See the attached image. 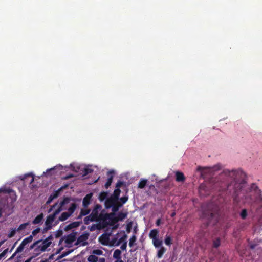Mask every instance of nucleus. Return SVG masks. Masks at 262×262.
<instances>
[{"instance_id":"18","label":"nucleus","mask_w":262,"mask_h":262,"mask_svg":"<svg viewBox=\"0 0 262 262\" xmlns=\"http://www.w3.org/2000/svg\"><path fill=\"white\" fill-rule=\"evenodd\" d=\"M43 218V213L38 215L32 221L33 224H37L41 222Z\"/></svg>"},{"instance_id":"5","label":"nucleus","mask_w":262,"mask_h":262,"mask_svg":"<svg viewBox=\"0 0 262 262\" xmlns=\"http://www.w3.org/2000/svg\"><path fill=\"white\" fill-rule=\"evenodd\" d=\"M121 190L119 188H116L114 190L113 193L108 198H107L104 203L106 209H110L112 207L114 203H117L119 199Z\"/></svg>"},{"instance_id":"52","label":"nucleus","mask_w":262,"mask_h":262,"mask_svg":"<svg viewBox=\"0 0 262 262\" xmlns=\"http://www.w3.org/2000/svg\"><path fill=\"white\" fill-rule=\"evenodd\" d=\"M17 253H16V251L12 255V256L9 258L8 260H12L13 259L15 256H16V254Z\"/></svg>"},{"instance_id":"59","label":"nucleus","mask_w":262,"mask_h":262,"mask_svg":"<svg viewBox=\"0 0 262 262\" xmlns=\"http://www.w3.org/2000/svg\"><path fill=\"white\" fill-rule=\"evenodd\" d=\"M49 230L50 229H47V226H46V227L44 228V229L43 230V233H44Z\"/></svg>"},{"instance_id":"21","label":"nucleus","mask_w":262,"mask_h":262,"mask_svg":"<svg viewBox=\"0 0 262 262\" xmlns=\"http://www.w3.org/2000/svg\"><path fill=\"white\" fill-rule=\"evenodd\" d=\"M166 251V249L164 247L161 246L160 249L157 251V257L158 258H161L165 253Z\"/></svg>"},{"instance_id":"30","label":"nucleus","mask_w":262,"mask_h":262,"mask_svg":"<svg viewBox=\"0 0 262 262\" xmlns=\"http://www.w3.org/2000/svg\"><path fill=\"white\" fill-rule=\"evenodd\" d=\"M172 239L170 235L167 234L165 236V238L164 239V243L167 246H170L172 244Z\"/></svg>"},{"instance_id":"31","label":"nucleus","mask_w":262,"mask_h":262,"mask_svg":"<svg viewBox=\"0 0 262 262\" xmlns=\"http://www.w3.org/2000/svg\"><path fill=\"white\" fill-rule=\"evenodd\" d=\"M98 258L95 255H90L88 257V261L89 262H97L98 261Z\"/></svg>"},{"instance_id":"55","label":"nucleus","mask_w":262,"mask_h":262,"mask_svg":"<svg viewBox=\"0 0 262 262\" xmlns=\"http://www.w3.org/2000/svg\"><path fill=\"white\" fill-rule=\"evenodd\" d=\"M53 239V236L52 235H50L48 237H47L45 240H47V242H50V240H51Z\"/></svg>"},{"instance_id":"54","label":"nucleus","mask_w":262,"mask_h":262,"mask_svg":"<svg viewBox=\"0 0 262 262\" xmlns=\"http://www.w3.org/2000/svg\"><path fill=\"white\" fill-rule=\"evenodd\" d=\"M161 224V219H158L156 221V224L157 226H159Z\"/></svg>"},{"instance_id":"48","label":"nucleus","mask_w":262,"mask_h":262,"mask_svg":"<svg viewBox=\"0 0 262 262\" xmlns=\"http://www.w3.org/2000/svg\"><path fill=\"white\" fill-rule=\"evenodd\" d=\"M8 251V249L7 248L6 249H5L1 254H0V255L2 256V257L3 258V257H4L6 254L7 253Z\"/></svg>"},{"instance_id":"11","label":"nucleus","mask_w":262,"mask_h":262,"mask_svg":"<svg viewBox=\"0 0 262 262\" xmlns=\"http://www.w3.org/2000/svg\"><path fill=\"white\" fill-rule=\"evenodd\" d=\"M114 173L113 171H110L107 172V176L109 177L106 183L105 184V187L106 189H108V187L111 186L113 179V175Z\"/></svg>"},{"instance_id":"3","label":"nucleus","mask_w":262,"mask_h":262,"mask_svg":"<svg viewBox=\"0 0 262 262\" xmlns=\"http://www.w3.org/2000/svg\"><path fill=\"white\" fill-rule=\"evenodd\" d=\"M71 201L70 198H64L63 200L59 203V207L54 212L53 214H51L47 216L45 221V225L47 226V229H51L52 228V224L56 219V216L62 210H66L67 208L64 207L66 204L70 203Z\"/></svg>"},{"instance_id":"27","label":"nucleus","mask_w":262,"mask_h":262,"mask_svg":"<svg viewBox=\"0 0 262 262\" xmlns=\"http://www.w3.org/2000/svg\"><path fill=\"white\" fill-rule=\"evenodd\" d=\"M121 251L119 249H116L114 252L113 257L115 259H121Z\"/></svg>"},{"instance_id":"45","label":"nucleus","mask_w":262,"mask_h":262,"mask_svg":"<svg viewBox=\"0 0 262 262\" xmlns=\"http://www.w3.org/2000/svg\"><path fill=\"white\" fill-rule=\"evenodd\" d=\"M132 222H130L129 223H128L127 226H126V231L127 233H129L130 232V230H131V228H132Z\"/></svg>"},{"instance_id":"23","label":"nucleus","mask_w":262,"mask_h":262,"mask_svg":"<svg viewBox=\"0 0 262 262\" xmlns=\"http://www.w3.org/2000/svg\"><path fill=\"white\" fill-rule=\"evenodd\" d=\"M96 220H97L94 219L91 214H90L89 216L84 218L83 221L85 224L88 225L90 222H96Z\"/></svg>"},{"instance_id":"51","label":"nucleus","mask_w":262,"mask_h":262,"mask_svg":"<svg viewBox=\"0 0 262 262\" xmlns=\"http://www.w3.org/2000/svg\"><path fill=\"white\" fill-rule=\"evenodd\" d=\"M57 204H58V203H55L53 205H52V206L50 207V208L49 209V211H48V212H51V211L53 210V209H54V208L56 207V206L57 205Z\"/></svg>"},{"instance_id":"4","label":"nucleus","mask_w":262,"mask_h":262,"mask_svg":"<svg viewBox=\"0 0 262 262\" xmlns=\"http://www.w3.org/2000/svg\"><path fill=\"white\" fill-rule=\"evenodd\" d=\"M202 214L201 217L206 219L210 223L213 218H217L218 216L217 210L216 209L213 210V205L211 203L208 204L205 207L202 206Z\"/></svg>"},{"instance_id":"26","label":"nucleus","mask_w":262,"mask_h":262,"mask_svg":"<svg viewBox=\"0 0 262 262\" xmlns=\"http://www.w3.org/2000/svg\"><path fill=\"white\" fill-rule=\"evenodd\" d=\"M51 242H47V240L44 239L42 242V244L41 245L42 250L45 251L46 249L51 245Z\"/></svg>"},{"instance_id":"12","label":"nucleus","mask_w":262,"mask_h":262,"mask_svg":"<svg viewBox=\"0 0 262 262\" xmlns=\"http://www.w3.org/2000/svg\"><path fill=\"white\" fill-rule=\"evenodd\" d=\"M80 223L79 222H73L67 225L64 230L66 231H68L73 228H76L80 225Z\"/></svg>"},{"instance_id":"41","label":"nucleus","mask_w":262,"mask_h":262,"mask_svg":"<svg viewBox=\"0 0 262 262\" xmlns=\"http://www.w3.org/2000/svg\"><path fill=\"white\" fill-rule=\"evenodd\" d=\"M126 238H127V235L124 233L123 234V235L119 239L117 245H119L122 242H124L126 240Z\"/></svg>"},{"instance_id":"7","label":"nucleus","mask_w":262,"mask_h":262,"mask_svg":"<svg viewBox=\"0 0 262 262\" xmlns=\"http://www.w3.org/2000/svg\"><path fill=\"white\" fill-rule=\"evenodd\" d=\"M90 234L89 232L85 231L82 234L80 235L77 239L75 245L85 246L88 245V243L86 241L88 239Z\"/></svg>"},{"instance_id":"42","label":"nucleus","mask_w":262,"mask_h":262,"mask_svg":"<svg viewBox=\"0 0 262 262\" xmlns=\"http://www.w3.org/2000/svg\"><path fill=\"white\" fill-rule=\"evenodd\" d=\"M16 231H17V229H12L11 232L8 234V237L9 238L13 237L15 235Z\"/></svg>"},{"instance_id":"6","label":"nucleus","mask_w":262,"mask_h":262,"mask_svg":"<svg viewBox=\"0 0 262 262\" xmlns=\"http://www.w3.org/2000/svg\"><path fill=\"white\" fill-rule=\"evenodd\" d=\"M128 200V196L127 195H125L123 197L119 198L117 200V203H114L113 205L112 208V211L114 212H117L120 208H121L124 204H125Z\"/></svg>"},{"instance_id":"29","label":"nucleus","mask_w":262,"mask_h":262,"mask_svg":"<svg viewBox=\"0 0 262 262\" xmlns=\"http://www.w3.org/2000/svg\"><path fill=\"white\" fill-rule=\"evenodd\" d=\"M147 180H145V179H141L139 183H138V188H140V189H143L144 188L146 184H147Z\"/></svg>"},{"instance_id":"40","label":"nucleus","mask_w":262,"mask_h":262,"mask_svg":"<svg viewBox=\"0 0 262 262\" xmlns=\"http://www.w3.org/2000/svg\"><path fill=\"white\" fill-rule=\"evenodd\" d=\"M92 253L97 255H101L103 254V252L102 250L100 249H95L93 250L92 251Z\"/></svg>"},{"instance_id":"47","label":"nucleus","mask_w":262,"mask_h":262,"mask_svg":"<svg viewBox=\"0 0 262 262\" xmlns=\"http://www.w3.org/2000/svg\"><path fill=\"white\" fill-rule=\"evenodd\" d=\"M62 230H59L57 232V233L55 235V237L56 238H58L60 236H61L62 234Z\"/></svg>"},{"instance_id":"14","label":"nucleus","mask_w":262,"mask_h":262,"mask_svg":"<svg viewBox=\"0 0 262 262\" xmlns=\"http://www.w3.org/2000/svg\"><path fill=\"white\" fill-rule=\"evenodd\" d=\"M176 180L177 182H182L185 180V177L183 172L177 171L176 172Z\"/></svg>"},{"instance_id":"28","label":"nucleus","mask_w":262,"mask_h":262,"mask_svg":"<svg viewBox=\"0 0 262 262\" xmlns=\"http://www.w3.org/2000/svg\"><path fill=\"white\" fill-rule=\"evenodd\" d=\"M41 245L37 246L36 248H34V251L35 252V257L39 255L41 252H44L45 251L42 250V248L41 247Z\"/></svg>"},{"instance_id":"36","label":"nucleus","mask_w":262,"mask_h":262,"mask_svg":"<svg viewBox=\"0 0 262 262\" xmlns=\"http://www.w3.org/2000/svg\"><path fill=\"white\" fill-rule=\"evenodd\" d=\"M28 225H29V223H28V222L21 224V225H19V226L17 229V231L19 232L20 231H21V230L25 229Z\"/></svg>"},{"instance_id":"43","label":"nucleus","mask_w":262,"mask_h":262,"mask_svg":"<svg viewBox=\"0 0 262 262\" xmlns=\"http://www.w3.org/2000/svg\"><path fill=\"white\" fill-rule=\"evenodd\" d=\"M41 242V240H38V241H35L33 244H32L30 246V249H32L36 248L35 247L36 246H37Z\"/></svg>"},{"instance_id":"22","label":"nucleus","mask_w":262,"mask_h":262,"mask_svg":"<svg viewBox=\"0 0 262 262\" xmlns=\"http://www.w3.org/2000/svg\"><path fill=\"white\" fill-rule=\"evenodd\" d=\"M77 207V205L75 203H73L71 204L70 207L68 208L67 212L70 216L74 212Z\"/></svg>"},{"instance_id":"53","label":"nucleus","mask_w":262,"mask_h":262,"mask_svg":"<svg viewBox=\"0 0 262 262\" xmlns=\"http://www.w3.org/2000/svg\"><path fill=\"white\" fill-rule=\"evenodd\" d=\"M35 256H32L30 257V258H28L27 260H26L24 262H31L32 259L34 258Z\"/></svg>"},{"instance_id":"9","label":"nucleus","mask_w":262,"mask_h":262,"mask_svg":"<svg viewBox=\"0 0 262 262\" xmlns=\"http://www.w3.org/2000/svg\"><path fill=\"white\" fill-rule=\"evenodd\" d=\"M102 209V206L100 204H96L94 209L92 210V213L90 214L91 216H92L94 219L97 220L99 216V212L100 210Z\"/></svg>"},{"instance_id":"15","label":"nucleus","mask_w":262,"mask_h":262,"mask_svg":"<svg viewBox=\"0 0 262 262\" xmlns=\"http://www.w3.org/2000/svg\"><path fill=\"white\" fill-rule=\"evenodd\" d=\"M99 242L103 245H107L108 243L109 237L105 234L101 235L99 238Z\"/></svg>"},{"instance_id":"16","label":"nucleus","mask_w":262,"mask_h":262,"mask_svg":"<svg viewBox=\"0 0 262 262\" xmlns=\"http://www.w3.org/2000/svg\"><path fill=\"white\" fill-rule=\"evenodd\" d=\"M59 195L58 191H55L52 193L48 198V199L46 202L47 204H50L54 199L57 198Z\"/></svg>"},{"instance_id":"62","label":"nucleus","mask_w":262,"mask_h":262,"mask_svg":"<svg viewBox=\"0 0 262 262\" xmlns=\"http://www.w3.org/2000/svg\"><path fill=\"white\" fill-rule=\"evenodd\" d=\"M113 226H114V227H113V229H117V228H118V224H117V225H115H115H114Z\"/></svg>"},{"instance_id":"32","label":"nucleus","mask_w":262,"mask_h":262,"mask_svg":"<svg viewBox=\"0 0 262 262\" xmlns=\"http://www.w3.org/2000/svg\"><path fill=\"white\" fill-rule=\"evenodd\" d=\"M33 240V236L32 235H30L28 237L25 238L21 242L23 244H24L25 246H26L28 244L31 242Z\"/></svg>"},{"instance_id":"37","label":"nucleus","mask_w":262,"mask_h":262,"mask_svg":"<svg viewBox=\"0 0 262 262\" xmlns=\"http://www.w3.org/2000/svg\"><path fill=\"white\" fill-rule=\"evenodd\" d=\"M91 212L90 209H82L80 211L81 215L85 216L89 214Z\"/></svg>"},{"instance_id":"10","label":"nucleus","mask_w":262,"mask_h":262,"mask_svg":"<svg viewBox=\"0 0 262 262\" xmlns=\"http://www.w3.org/2000/svg\"><path fill=\"white\" fill-rule=\"evenodd\" d=\"M93 195L92 193L86 194L83 199L82 205L84 208H86L90 204L91 199Z\"/></svg>"},{"instance_id":"61","label":"nucleus","mask_w":262,"mask_h":262,"mask_svg":"<svg viewBox=\"0 0 262 262\" xmlns=\"http://www.w3.org/2000/svg\"><path fill=\"white\" fill-rule=\"evenodd\" d=\"M3 214V208H0V218L2 217Z\"/></svg>"},{"instance_id":"24","label":"nucleus","mask_w":262,"mask_h":262,"mask_svg":"<svg viewBox=\"0 0 262 262\" xmlns=\"http://www.w3.org/2000/svg\"><path fill=\"white\" fill-rule=\"evenodd\" d=\"M152 242L154 246L156 248H158L159 247H161V246H162V243H163L162 241L158 239V238L152 239Z\"/></svg>"},{"instance_id":"17","label":"nucleus","mask_w":262,"mask_h":262,"mask_svg":"<svg viewBox=\"0 0 262 262\" xmlns=\"http://www.w3.org/2000/svg\"><path fill=\"white\" fill-rule=\"evenodd\" d=\"M108 192H107V191H102V192H101L100 193H99V197H98V199L99 200L101 201V202H102L103 201L105 200V201H106V200L108 198L107 196H108Z\"/></svg>"},{"instance_id":"2","label":"nucleus","mask_w":262,"mask_h":262,"mask_svg":"<svg viewBox=\"0 0 262 262\" xmlns=\"http://www.w3.org/2000/svg\"><path fill=\"white\" fill-rule=\"evenodd\" d=\"M105 210H103L99 214V217L97 219L96 222L98 224L96 225L97 229L101 230L104 229L108 226H113V216L115 215V212L108 213H104Z\"/></svg>"},{"instance_id":"63","label":"nucleus","mask_w":262,"mask_h":262,"mask_svg":"<svg viewBox=\"0 0 262 262\" xmlns=\"http://www.w3.org/2000/svg\"><path fill=\"white\" fill-rule=\"evenodd\" d=\"M115 262H123V261L121 259H116V260H115Z\"/></svg>"},{"instance_id":"39","label":"nucleus","mask_w":262,"mask_h":262,"mask_svg":"<svg viewBox=\"0 0 262 262\" xmlns=\"http://www.w3.org/2000/svg\"><path fill=\"white\" fill-rule=\"evenodd\" d=\"M25 245L21 242L19 246L17 248L16 250V253L21 252L24 249Z\"/></svg>"},{"instance_id":"46","label":"nucleus","mask_w":262,"mask_h":262,"mask_svg":"<svg viewBox=\"0 0 262 262\" xmlns=\"http://www.w3.org/2000/svg\"><path fill=\"white\" fill-rule=\"evenodd\" d=\"M68 186V184L64 185L62 186H61L60 188H59L56 191H58V193L60 194V192L63 190V189L67 188Z\"/></svg>"},{"instance_id":"58","label":"nucleus","mask_w":262,"mask_h":262,"mask_svg":"<svg viewBox=\"0 0 262 262\" xmlns=\"http://www.w3.org/2000/svg\"><path fill=\"white\" fill-rule=\"evenodd\" d=\"M99 262H105V258H100L99 259Z\"/></svg>"},{"instance_id":"49","label":"nucleus","mask_w":262,"mask_h":262,"mask_svg":"<svg viewBox=\"0 0 262 262\" xmlns=\"http://www.w3.org/2000/svg\"><path fill=\"white\" fill-rule=\"evenodd\" d=\"M123 184V182L119 181L116 185V188H119Z\"/></svg>"},{"instance_id":"25","label":"nucleus","mask_w":262,"mask_h":262,"mask_svg":"<svg viewBox=\"0 0 262 262\" xmlns=\"http://www.w3.org/2000/svg\"><path fill=\"white\" fill-rule=\"evenodd\" d=\"M70 216V214H69L68 212H64L62 213L61 215L58 218L59 221H64L67 220Z\"/></svg>"},{"instance_id":"44","label":"nucleus","mask_w":262,"mask_h":262,"mask_svg":"<svg viewBox=\"0 0 262 262\" xmlns=\"http://www.w3.org/2000/svg\"><path fill=\"white\" fill-rule=\"evenodd\" d=\"M40 231V229L39 228H37L36 229H34L32 232V235L33 236L36 235L37 234H38Z\"/></svg>"},{"instance_id":"19","label":"nucleus","mask_w":262,"mask_h":262,"mask_svg":"<svg viewBox=\"0 0 262 262\" xmlns=\"http://www.w3.org/2000/svg\"><path fill=\"white\" fill-rule=\"evenodd\" d=\"M28 178H30V180L29 181V184H31L32 183H33L34 182V178L33 174L32 173L26 174L24 175V176H23L22 178H20V179L25 181Z\"/></svg>"},{"instance_id":"13","label":"nucleus","mask_w":262,"mask_h":262,"mask_svg":"<svg viewBox=\"0 0 262 262\" xmlns=\"http://www.w3.org/2000/svg\"><path fill=\"white\" fill-rule=\"evenodd\" d=\"M76 237L74 234H70L65 238V243L67 244H71L75 241Z\"/></svg>"},{"instance_id":"57","label":"nucleus","mask_w":262,"mask_h":262,"mask_svg":"<svg viewBox=\"0 0 262 262\" xmlns=\"http://www.w3.org/2000/svg\"><path fill=\"white\" fill-rule=\"evenodd\" d=\"M69 253V252H66V253H63L61 255V257H64V256H67Z\"/></svg>"},{"instance_id":"1","label":"nucleus","mask_w":262,"mask_h":262,"mask_svg":"<svg viewBox=\"0 0 262 262\" xmlns=\"http://www.w3.org/2000/svg\"><path fill=\"white\" fill-rule=\"evenodd\" d=\"M224 173L232 180L224 190L227 194L233 196L235 202H238L242 199H245L248 203H259L262 201L261 191L255 184L252 183L249 188H245L246 175L243 171L226 170Z\"/></svg>"},{"instance_id":"64","label":"nucleus","mask_w":262,"mask_h":262,"mask_svg":"<svg viewBox=\"0 0 262 262\" xmlns=\"http://www.w3.org/2000/svg\"><path fill=\"white\" fill-rule=\"evenodd\" d=\"M83 215H81V213L80 212L79 215L78 216L77 219H81Z\"/></svg>"},{"instance_id":"35","label":"nucleus","mask_w":262,"mask_h":262,"mask_svg":"<svg viewBox=\"0 0 262 262\" xmlns=\"http://www.w3.org/2000/svg\"><path fill=\"white\" fill-rule=\"evenodd\" d=\"M240 216L243 219H245L247 216V211L246 209H243L242 210L240 213Z\"/></svg>"},{"instance_id":"20","label":"nucleus","mask_w":262,"mask_h":262,"mask_svg":"<svg viewBox=\"0 0 262 262\" xmlns=\"http://www.w3.org/2000/svg\"><path fill=\"white\" fill-rule=\"evenodd\" d=\"M159 231L157 229L151 230L149 234V236L152 240L157 238Z\"/></svg>"},{"instance_id":"50","label":"nucleus","mask_w":262,"mask_h":262,"mask_svg":"<svg viewBox=\"0 0 262 262\" xmlns=\"http://www.w3.org/2000/svg\"><path fill=\"white\" fill-rule=\"evenodd\" d=\"M126 247H127V242H124L123 243V244L121 245L120 248L122 250H125L126 249Z\"/></svg>"},{"instance_id":"8","label":"nucleus","mask_w":262,"mask_h":262,"mask_svg":"<svg viewBox=\"0 0 262 262\" xmlns=\"http://www.w3.org/2000/svg\"><path fill=\"white\" fill-rule=\"evenodd\" d=\"M128 213L127 212H119L117 216H113V222L114 225L116 224L119 221H122L124 219H125L127 216Z\"/></svg>"},{"instance_id":"34","label":"nucleus","mask_w":262,"mask_h":262,"mask_svg":"<svg viewBox=\"0 0 262 262\" xmlns=\"http://www.w3.org/2000/svg\"><path fill=\"white\" fill-rule=\"evenodd\" d=\"M136 239H137V238H136V236L135 235H133L131 236V237L129 239V246L130 247H132L134 246Z\"/></svg>"},{"instance_id":"33","label":"nucleus","mask_w":262,"mask_h":262,"mask_svg":"<svg viewBox=\"0 0 262 262\" xmlns=\"http://www.w3.org/2000/svg\"><path fill=\"white\" fill-rule=\"evenodd\" d=\"M220 245H221V239L220 238L218 237L213 241L212 247L213 248H217L220 246Z\"/></svg>"},{"instance_id":"60","label":"nucleus","mask_w":262,"mask_h":262,"mask_svg":"<svg viewBox=\"0 0 262 262\" xmlns=\"http://www.w3.org/2000/svg\"><path fill=\"white\" fill-rule=\"evenodd\" d=\"M176 214V213L175 211H173L170 215L171 217H174Z\"/></svg>"},{"instance_id":"38","label":"nucleus","mask_w":262,"mask_h":262,"mask_svg":"<svg viewBox=\"0 0 262 262\" xmlns=\"http://www.w3.org/2000/svg\"><path fill=\"white\" fill-rule=\"evenodd\" d=\"M93 170L90 168H85L83 171V175L85 176L89 173H92Z\"/></svg>"},{"instance_id":"56","label":"nucleus","mask_w":262,"mask_h":262,"mask_svg":"<svg viewBox=\"0 0 262 262\" xmlns=\"http://www.w3.org/2000/svg\"><path fill=\"white\" fill-rule=\"evenodd\" d=\"M55 169V167H53V168H50V169H49L47 170L46 172H47V173H48V172H50V171H53V170H54Z\"/></svg>"}]
</instances>
